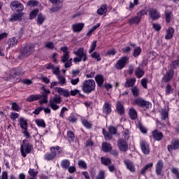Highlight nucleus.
<instances>
[{"label":"nucleus","mask_w":179,"mask_h":179,"mask_svg":"<svg viewBox=\"0 0 179 179\" xmlns=\"http://www.w3.org/2000/svg\"><path fill=\"white\" fill-rule=\"evenodd\" d=\"M42 97L43 98L39 100V104H47V103H48V99L47 95H43Z\"/></svg>","instance_id":"obj_59"},{"label":"nucleus","mask_w":179,"mask_h":179,"mask_svg":"<svg viewBox=\"0 0 179 179\" xmlns=\"http://www.w3.org/2000/svg\"><path fill=\"white\" fill-rule=\"evenodd\" d=\"M91 57L96 59V61L99 62L101 61V57H100V53L97 52H94L91 54Z\"/></svg>","instance_id":"obj_49"},{"label":"nucleus","mask_w":179,"mask_h":179,"mask_svg":"<svg viewBox=\"0 0 179 179\" xmlns=\"http://www.w3.org/2000/svg\"><path fill=\"white\" fill-rule=\"evenodd\" d=\"M169 153H173V150H178L179 149V139H173L171 144L167 146Z\"/></svg>","instance_id":"obj_12"},{"label":"nucleus","mask_w":179,"mask_h":179,"mask_svg":"<svg viewBox=\"0 0 179 179\" xmlns=\"http://www.w3.org/2000/svg\"><path fill=\"white\" fill-rule=\"evenodd\" d=\"M59 149H61V148L58 145L50 147V152H48L44 155V160H47V162L54 160V158L57 157V150H59Z\"/></svg>","instance_id":"obj_6"},{"label":"nucleus","mask_w":179,"mask_h":179,"mask_svg":"<svg viewBox=\"0 0 179 179\" xmlns=\"http://www.w3.org/2000/svg\"><path fill=\"white\" fill-rule=\"evenodd\" d=\"M142 52V48L141 47H136L133 52V57L134 58H138L141 53Z\"/></svg>","instance_id":"obj_39"},{"label":"nucleus","mask_w":179,"mask_h":179,"mask_svg":"<svg viewBox=\"0 0 179 179\" xmlns=\"http://www.w3.org/2000/svg\"><path fill=\"white\" fill-rule=\"evenodd\" d=\"M34 51H36V45L34 44H28L21 50L20 57L21 58L24 57H30V55H31Z\"/></svg>","instance_id":"obj_5"},{"label":"nucleus","mask_w":179,"mask_h":179,"mask_svg":"<svg viewBox=\"0 0 179 179\" xmlns=\"http://www.w3.org/2000/svg\"><path fill=\"white\" fill-rule=\"evenodd\" d=\"M81 90L86 94H90L96 90V82L93 79L85 80L81 85Z\"/></svg>","instance_id":"obj_1"},{"label":"nucleus","mask_w":179,"mask_h":179,"mask_svg":"<svg viewBox=\"0 0 179 179\" xmlns=\"http://www.w3.org/2000/svg\"><path fill=\"white\" fill-rule=\"evenodd\" d=\"M35 123L38 127H41V128H45V122H44V120L43 119H38L35 120Z\"/></svg>","instance_id":"obj_44"},{"label":"nucleus","mask_w":179,"mask_h":179,"mask_svg":"<svg viewBox=\"0 0 179 179\" xmlns=\"http://www.w3.org/2000/svg\"><path fill=\"white\" fill-rule=\"evenodd\" d=\"M141 83L144 89H148V79L143 78L141 81Z\"/></svg>","instance_id":"obj_64"},{"label":"nucleus","mask_w":179,"mask_h":179,"mask_svg":"<svg viewBox=\"0 0 179 179\" xmlns=\"http://www.w3.org/2000/svg\"><path fill=\"white\" fill-rule=\"evenodd\" d=\"M10 106H11V108H12L13 111H17L19 113L22 110L20 106H19V105H17L16 103V102L11 103Z\"/></svg>","instance_id":"obj_47"},{"label":"nucleus","mask_w":179,"mask_h":179,"mask_svg":"<svg viewBox=\"0 0 179 179\" xmlns=\"http://www.w3.org/2000/svg\"><path fill=\"white\" fill-rule=\"evenodd\" d=\"M140 148L143 155H149L150 153V148L146 141L142 140L140 141Z\"/></svg>","instance_id":"obj_13"},{"label":"nucleus","mask_w":179,"mask_h":179,"mask_svg":"<svg viewBox=\"0 0 179 179\" xmlns=\"http://www.w3.org/2000/svg\"><path fill=\"white\" fill-rule=\"evenodd\" d=\"M102 111H103V114H106V115L111 114V112L113 110L111 109V105L110 104L109 102L106 101L104 103L103 108H102Z\"/></svg>","instance_id":"obj_21"},{"label":"nucleus","mask_w":179,"mask_h":179,"mask_svg":"<svg viewBox=\"0 0 179 179\" xmlns=\"http://www.w3.org/2000/svg\"><path fill=\"white\" fill-rule=\"evenodd\" d=\"M145 15H148L146 10L143 9L140 10L137 13V15L128 20L129 24H139V23H141V20H142V17L145 16Z\"/></svg>","instance_id":"obj_4"},{"label":"nucleus","mask_w":179,"mask_h":179,"mask_svg":"<svg viewBox=\"0 0 179 179\" xmlns=\"http://www.w3.org/2000/svg\"><path fill=\"white\" fill-rule=\"evenodd\" d=\"M134 73L136 78L141 79L145 75V71L138 66L135 69Z\"/></svg>","instance_id":"obj_30"},{"label":"nucleus","mask_w":179,"mask_h":179,"mask_svg":"<svg viewBox=\"0 0 179 179\" xmlns=\"http://www.w3.org/2000/svg\"><path fill=\"white\" fill-rule=\"evenodd\" d=\"M116 110L119 115H124L125 114V108H124V105L120 101L116 103Z\"/></svg>","instance_id":"obj_20"},{"label":"nucleus","mask_w":179,"mask_h":179,"mask_svg":"<svg viewBox=\"0 0 179 179\" xmlns=\"http://www.w3.org/2000/svg\"><path fill=\"white\" fill-rule=\"evenodd\" d=\"M149 16L152 20H157L160 17V13L155 8H150L149 10Z\"/></svg>","instance_id":"obj_17"},{"label":"nucleus","mask_w":179,"mask_h":179,"mask_svg":"<svg viewBox=\"0 0 179 179\" xmlns=\"http://www.w3.org/2000/svg\"><path fill=\"white\" fill-rule=\"evenodd\" d=\"M82 124L85 128H87V129H90V128H92V123H90L89 121H87V120L85 119L82 120Z\"/></svg>","instance_id":"obj_52"},{"label":"nucleus","mask_w":179,"mask_h":179,"mask_svg":"<svg viewBox=\"0 0 179 179\" xmlns=\"http://www.w3.org/2000/svg\"><path fill=\"white\" fill-rule=\"evenodd\" d=\"M83 27H85V24L83 23H77L72 25L73 31H74V33L82 31Z\"/></svg>","instance_id":"obj_23"},{"label":"nucleus","mask_w":179,"mask_h":179,"mask_svg":"<svg viewBox=\"0 0 179 179\" xmlns=\"http://www.w3.org/2000/svg\"><path fill=\"white\" fill-rule=\"evenodd\" d=\"M131 90L134 97H138V96H139V90L138 89V87L135 86L132 87L131 88Z\"/></svg>","instance_id":"obj_53"},{"label":"nucleus","mask_w":179,"mask_h":179,"mask_svg":"<svg viewBox=\"0 0 179 179\" xmlns=\"http://www.w3.org/2000/svg\"><path fill=\"white\" fill-rule=\"evenodd\" d=\"M101 163L103 166H106V167H108V166L111 164V159L110 158H107L106 157H101Z\"/></svg>","instance_id":"obj_36"},{"label":"nucleus","mask_w":179,"mask_h":179,"mask_svg":"<svg viewBox=\"0 0 179 179\" xmlns=\"http://www.w3.org/2000/svg\"><path fill=\"white\" fill-rule=\"evenodd\" d=\"M150 102L144 100L141 107L142 108H144V110H148V108L150 107Z\"/></svg>","instance_id":"obj_57"},{"label":"nucleus","mask_w":179,"mask_h":179,"mask_svg":"<svg viewBox=\"0 0 179 179\" xmlns=\"http://www.w3.org/2000/svg\"><path fill=\"white\" fill-rule=\"evenodd\" d=\"M153 167V163L150 162L149 164H147L140 171L141 174L144 176V174L146 173V171H148V170H150Z\"/></svg>","instance_id":"obj_35"},{"label":"nucleus","mask_w":179,"mask_h":179,"mask_svg":"<svg viewBox=\"0 0 179 179\" xmlns=\"http://www.w3.org/2000/svg\"><path fill=\"white\" fill-rule=\"evenodd\" d=\"M72 58H70V59L67 60V62H64V67L65 68H71L72 66Z\"/></svg>","instance_id":"obj_62"},{"label":"nucleus","mask_w":179,"mask_h":179,"mask_svg":"<svg viewBox=\"0 0 179 179\" xmlns=\"http://www.w3.org/2000/svg\"><path fill=\"white\" fill-rule=\"evenodd\" d=\"M171 172L172 173V174L174 175L176 179H179V171H178V169H177L176 167H172L171 169Z\"/></svg>","instance_id":"obj_51"},{"label":"nucleus","mask_w":179,"mask_h":179,"mask_svg":"<svg viewBox=\"0 0 179 179\" xmlns=\"http://www.w3.org/2000/svg\"><path fill=\"white\" fill-rule=\"evenodd\" d=\"M69 122H76L78 121V118H76V116H75V115H71L69 117Z\"/></svg>","instance_id":"obj_63"},{"label":"nucleus","mask_w":179,"mask_h":179,"mask_svg":"<svg viewBox=\"0 0 179 179\" xmlns=\"http://www.w3.org/2000/svg\"><path fill=\"white\" fill-rule=\"evenodd\" d=\"M108 131L109 135H111L112 136L113 135H115V134H117V128H115V127H112V126L108 127Z\"/></svg>","instance_id":"obj_54"},{"label":"nucleus","mask_w":179,"mask_h":179,"mask_svg":"<svg viewBox=\"0 0 179 179\" xmlns=\"http://www.w3.org/2000/svg\"><path fill=\"white\" fill-rule=\"evenodd\" d=\"M43 97L41 94H31L27 98V101L31 103V101H37V100H40Z\"/></svg>","instance_id":"obj_26"},{"label":"nucleus","mask_w":179,"mask_h":179,"mask_svg":"<svg viewBox=\"0 0 179 179\" xmlns=\"http://www.w3.org/2000/svg\"><path fill=\"white\" fill-rule=\"evenodd\" d=\"M128 57L124 56L122 58H120L117 63L115 65V68L116 69H118L119 71H121V69H123V68H125V65H127V63L128 62Z\"/></svg>","instance_id":"obj_9"},{"label":"nucleus","mask_w":179,"mask_h":179,"mask_svg":"<svg viewBox=\"0 0 179 179\" xmlns=\"http://www.w3.org/2000/svg\"><path fill=\"white\" fill-rule=\"evenodd\" d=\"M20 150L22 157H26V156L33 150V145L29 143L27 139H24L22 141V144L20 145Z\"/></svg>","instance_id":"obj_3"},{"label":"nucleus","mask_w":179,"mask_h":179,"mask_svg":"<svg viewBox=\"0 0 179 179\" xmlns=\"http://www.w3.org/2000/svg\"><path fill=\"white\" fill-rule=\"evenodd\" d=\"M162 120L169 118V108H164L161 112Z\"/></svg>","instance_id":"obj_42"},{"label":"nucleus","mask_w":179,"mask_h":179,"mask_svg":"<svg viewBox=\"0 0 179 179\" xmlns=\"http://www.w3.org/2000/svg\"><path fill=\"white\" fill-rule=\"evenodd\" d=\"M28 173L29 176H31L34 178V177H36L38 174V172H36V170L34 169H30Z\"/></svg>","instance_id":"obj_61"},{"label":"nucleus","mask_w":179,"mask_h":179,"mask_svg":"<svg viewBox=\"0 0 179 179\" xmlns=\"http://www.w3.org/2000/svg\"><path fill=\"white\" fill-rule=\"evenodd\" d=\"M20 115L17 113L12 112L10 115V119L13 120V121H16V118H19V116Z\"/></svg>","instance_id":"obj_58"},{"label":"nucleus","mask_w":179,"mask_h":179,"mask_svg":"<svg viewBox=\"0 0 179 179\" xmlns=\"http://www.w3.org/2000/svg\"><path fill=\"white\" fill-rule=\"evenodd\" d=\"M117 147L120 152H127L128 150V143L124 138H119L117 141Z\"/></svg>","instance_id":"obj_14"},{"label":"nucleus","mask_w":179,"mask_h":179,"mask_svg":"<svg viewBox=\"0 0 179 179\" xmlns=\"http://www.w3.org/2000/svg\"><path fill=\"white\" fill-rule=\"evenodd\" d=\"M173 35H174V29L173 27H169L166 31L165 39L170 40V39L173 38Z\"/></svg>","instance_id":"obj_27"},{"label":"nucleus","mask_w":179,"mask_h":179,"mask_svg":"<svg viewBox=\"0 0 179 179\" xmlns=\"http://www.w3.org/2000/svg\"><path fill=\"white\" fill-rule=\"evenodd\" d=\"M145 99L142 98H136L134 100L133 104L134 106H138V107H142V104L143 103V101Z\"/></svg>","instance_id":"obj_40"},{"label":"nucleus","mask_w":179,"mask_h":179,"mask_svg":"<svg viewBox=\"0 0 179 179\" xmlns=\"http://www.w3.org/2000/svg\"><path fill=\"white\" fill-rule=\"evenodd\" d=\"M107 7L108 6L106 4L101 5V7L96 11L98 15H99L100 16L106 15V13H107Z\"/></svg>","instance_id":"obj_28"},{"label":"nucleus","mask_w":179,"mask_h":179,"mask_svg":"<svg viewBox=\"0 0 179 179\" xmlns=\"http://www.w3.org/2000/svg\"><path fill=\"white\" fill-rule=\"evenodd\" d=\"M61 103H62V99H61L59 95H56L50 99L49 106L54 111H57V110L59 108V106H58V104H61Z\"/></svg>","instance_id":"obj_7"},{"label":"nucleus","mask_w":179,"mask_h":179,"mask_svg":"<svg viewBox=\"0 0 179 179\" xmlns=\"http://www.w3.org/2000/svg\"><path fill=\"white\" fill-rule=\"evenodd\" d=\"M111 149H113V148L111 147V144L108 143H103L102 144V150L105 153H108V152H111Z\"/></svg>","instance_id":"obj_34"},{"label":"nucleus","mask_w":179,"mask_h":179,"mask_svg":"<svg viewBox=\"0 0 179 179\" xmlns=\"http://www.w3.org/2000/svg\"><path fill=\"white\" fill-rule=\"evenodd\" d=\"M152 136L155 141H157L158 142H160L164 138V135H163V133L159 129H155L152 132Z\"/></svg>","instance_id":"obj_16"},{"label":"nucleus","mask_w":179,"mask_h":179,"mask_svg":"<svg viewBox=\"0 0 179 179\" xmlns=\"http://www.w3.org/2000/svg\"><path fill=\"white\" fill-rule=\"evenodd\" d=\"M174 92V89L171 87V85L170 84L166 85V94H171Z\"/></svg>","instance_id":"obj_55"},{"label":"nucleus","mask_w":179,"mask_h":179,"mask_svg":"<svg viewBox=\"0 0 179 179\" xmlns=\"http://www.w3.org/2000/svg\"><path fill=\"white\" fill-rule=\"evenodd\" d=\"M95 81L97 86H99V87H101L103 86V83H104V76L101 74L96 75L95 76Z\"/></svg>","instance_id":"obj_25"},{"label":"nucleus","mask_w":179,"mask_h":179,"mask_svg":"<svg viewBox=\"0 0 179 179\" xmlns=\"http://www.w3.org/2000/svg\"><path fill=\"white\" fill-rule=\"evenodd\" d=\"M60 50L63 51V55L61 57V62L65 64L67 61L70 60L69 51L68 50V47L62 46L60 48Z\"/></svg>","instance_id":"obj_11"},{"label":"nucleus","mask_w":179,"mask_h":179,"mask_svg":"<svg viewBox=\"0 0 179 179\" xmlns=\"http://www.w3.org/2000/svg\"><path fill=\"white\" fill-rule=\"evenodd\" d=\"M74 55H77L73 58V62L78 64V62H86L87 61V54L85 52L83 48H78L76 51L73 52Z\"/></svg>","instance_id":"obj_2"},{"label":"nucleus","mask_w":179,"mask_h":179,"mask_svg":"<svg viewBox=\"0 0 179 179\" xmlns=\"http://www.w3.org/2000/svg\"><path fill=\"white\" fill-rule=\"evenodd\" d=\"M106 178V171H100L98 173L96 176V179H105Z\"/></svg>","instance_id":"obj_56"},{"label":"nucleus","mask_w":179,"mask_h":179,"mask_svg":"<svg viewBox=\"0 0 179 179\" xmlns=\"http://www.w3.org/2000/svg\"><path fill=\"white\" fill-rule=\"evenodd\" d=\"M58 80H59V84L61 86H64V85H66V79L64 76L59 75V76L57 77Z\"/></svg>","instance_id":"obj_45"},{"label":"nucleus","mask_w":179,"mask_h":179,"mask_svg":"<svg viewBox=\"0 0 179 179\" xmlns=\"http://www.w3.org/2000/svg\"><path fill=\"white\" fill-rule=\"evenodd\" d=\"M10 6L13 10H15V12H18V13H20L24 9V7L21 4L20 2L17 1H12L10 4Z\"/></svg>","instance_id":"obj_10"},{"label":"nucleus","mask_w":179,"mask_h":179,"mask_svg":"<svg viewBox=\"0 0 179 179\" xmlns=\"http://www.w3.org/2000/svg\"><path fill=\"white\" fill-rule=\"evenodd\" d=\"M124 163L125 166H127V169L129 170L131 173H134L135 171V166H134L132 161L129 159H124Z\"/></svg>","instance_id":"obj_22"},{"label":"nucleus","mask_w":179,"mask_h":179,"mask_svg":"<svg viewBox=\"0 0 179 179\" xmlns=\"http://www.w3.org/2000/svg\"><path fill=\"white\" fill-rule=\"evenodd\" d=\"M38 12L39 10L38 9H34L33 10L30 14H29V20H33V19H34L36 17V16H37V15H38Z\"/></svg>","instance_id":"obj_48"},{"label":"nucleus","mask_w":179,"mask_h":179,"mask_svg":"<svg viewBox=\"0 0 179 179\" xmlns=\"http://www.w3.org/2000/svg\"><path fill=\"white\" fill-rule=\"evenodd\" d=\"M22 15L20 14L14 13L11 15V17L9 18V22H16V20H20Z\"/></svg>","instance_id":"obj_41"},{"label":"nucleus","mask_w":179,"mask_h":179,"mask_svg":"<svg viewBox=\"0 0 179 179\" xmlns=\"http://www.w3.org/2000/svg\"><path fill=\"white\" fill-rule=\"evenodd\" d=\"M67 139L70 145L73 146V148H78L79 146V141L78 140H75V133L73 131L69 130L67 132Z\"/></svg>","instance_id":"obj_8"},{"label":"nucleus","mask_w":179,"mask_h":179,"mask_svg":"<svg viewBox=\"0 0 179 179\" xmlns=\"http://www.w3.org/2000/svg\"><path fill=\"white\" fill-rule=\"evenodd\" d=\"M17 43H19V41L16 37H13L8 39V47L12 48L15 47V45H17Z\"/></svg>","instance_id":"obj_33"},{"label":"nucleus","mask_w":179,"mask_h":179,"mask_svg":"<svg viewBox=\"0 0 179 179\" xmlns=\"http://www.w3.org/2000/svg\"><path fill=\"white\" fill-rule=\"evenodd\" d=\"M66 111H68V108L66 107H63L61 110L60 114H59V117H61V118H64L65 117V113H66Z\"/></svg>","instance_id":"obj_60"},{"label":"nucleus","mask_w":179,"mask_h":179,"mask_svg":"<svg viewBox=\"0 0 179 179\" xmlns=\"http://www.w3.org/2000/svg\"><path fill=\"white\" fill-rule=\"evenodd\" d=\"M129 115L131 120H136L138 118V112L135 108H131L129 110Z\"/></svg>","instance_id":"obj_32"},{"label":"nucleus","mask_w":179,"mask_h":179,"mask_svg":"<svg viewBox=\"0 0 179 179\" xmlns=\"http://www.w3.org/2000/svg\"><path fill=\"white\" fill-rule=\"evenodd\" d=\"M78 164L80 169H83V170H87V164H86V162H85V161L80 159L78 162Z\"/></svg>","instance_id":"obj_43"},{"label":"nucleus","mask_w":179,"mask_h":179,"mask_svg":"<svg viewBox=\"0 0 179 179\" xmlns=\"http://www.w3.org/2000/svg\"><path fill=\"white\" fill-rule=\"evenodd\" d=\"M135 83H136V78H128L126 80V82L124 83V87H134V86H135Z\"/></svg>","instance_id":"obj_24"},{"label":"nucleus","mask_w":179,"mask_h":179,"mask_svg":"<svg viewBox=\"0 0 179 179\" xmlns=\"http://www.w3.org/2000/svg\"><path fill=\"white\" fill-rule=\"evenodd\" d=\"M18 122L21 129H27V120L24 117H20Z\"/></svg>","instance_id":"obj_29"},{"label":"nucleus","mask_w":179,"mask_h":179,"mask_svg":"<svg viewBox=\"0 0 179 179\" xmlns=\"http://www.w3.org/2000/svg\"><path fill=\"white\" fill-rule=\"evenodd\" d=\"M55 92H57L60 96H63L64 97H69L71 96V94L69 93V91L68 90H65L62 87H55Z\"/></svg>","instance_id":"obj_18"},{"label":"nucleus","mask_w":179,"mask_h":179,"mask_svg":"<svg viewBox=\"0 0 179 179\" xmlns=\"http://www.w3.org/2000/svg\"><path fill=\"white\" fill-rule=\"evenodd\" d=\"M60 166H61L62 169H63L64 170H68V169L71 166V161H69V159H63L61 162Z\"/></svg>","instance_id":"obj_31"},{"label":"nucleus","mask_w":179,"mask_h":179,"mask_svg":"<svg viewBox=\"0 0 179 179\" xmlns=\"http://www.w3.org/2000/svg\"><path fill=\"white\" fill-rule=\"evenodd\" d=\"M173 16V13L169 10H165V19L166 23H170L171 22V17Z\"/></svg>","instance_id":"obj_37"},{"label":"nucleus","mask_w":179,"mask_h":179,"mask_svg":"<svg viewBox=\"0 0 179 179\" xmlns=\"http://www.w3.org/2000/svg\"><path fill=\"white\" fill-rule=\"evenodd\" d=\"M174 76V70L170 69L169 70L166 75L162 78V83H169L170 82L171 79H173V77Z\"/></svg>","instance_id":"obj_15"},{"label":"nucleus","mask_w":179,"mask_h":179,"mask_svg":"<svg viewBox=\"0 0 179 179\" xmlns=\"http://www.w3.org/2000/svg\"><path fill=\"white\" fill-rule=\"evenodd\" d=\"M162 171H163V161L159 159L155 165V173L157 176H162Z\"/></svg>","instance_id":"obj_19"},{"label":"nucleus","mask_w":179,"mask_h":179,"mask_svg":"<svg viewBox=\"0 0 179 179\" xmlns=\"http://www.w3.org/2000/svg\"><path fill=\"white\" fill-rule=\"evenodd\" d=\"M45 20V16H44L43 14L38 15V17L36 19V23L37 24H38V26L43 24Z\"/></svg>","instance_id":"obj_38"},{"label":"nucleus","mask_w":179,"mask_h":179,"mask_svg":"<svg viewBox=\"0 0 179 179\" xmlns=\"http://www.w3.org/2000/svg\"><path fill=\"white\" fill-rule=\"evenodd\" d=\"M102 132L106 141H110V139H113V136H111V134H110L109 132L106 131V129H103Z\"/></svg>","instance_id":"obj_46"},{"label":"nucleus","mask_w":179,"mask_h":179,"mask_svg":"<svg viewBox=\"0 0 179 179\" xmlns=\"http://www.w3.org/2000/svg\"><path fill=\"white\" fill-rule=\"evenodd\" d=\"M96 47H97V41H94L90 45L89 53L92 54V52L96 50Z\"/></svg>","instance_id":"obj_50"}]
</instances>
